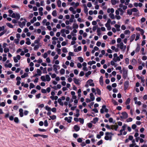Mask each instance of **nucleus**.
I'll return each instance as SVG.
<instances>
[{"mask_svg": "<svg viewBox=\"0 0 147 147\" xmlns=\"http://www.w3.org/2000/svg\"><path fill=\"white\" fill-rule=\"evenodd\" d=\"M130 98H128L126 100V101H125V103L126 105H127L129 104L130 102Z\"/></svg>", "mask_w": 147, "mask_h": 147, "instance_id": "nucleus-49", "label": "nucleus"}, {"mask_svg": "<svg viewBox=\"0 0 147 147\" xmlns=\"http://www.w3.org/2000/svg\"><path fill=\"white\" fill-rule=\"evenodd\" d=\"M118 128V126L117 124L112 125L111 126V129H114L115 130L117 131V128Z\"/></svg>", "mask_w": 147, "mask_h": 147, "instance_id": "nucleus-13", "label": "nucleus"}, {"mask_svg": "<svg viewBox=\"0 0 147 147\" xmlns=\"http://www.w3.org/2000/svg\"><path fill=\"white\" fill-rule=\"evenodd\" d=\"M14 121L16 123H18L19 122V119L17 117H15L14 119Z\"/></svg>", "mask_w": 147, "mask_h": 147, "instance_id": "nucleus-64", "label": "nucleus"}, {"mask_svg": "<svg viewBox=\"0 0 147 147\" xmlns=\"http://www.w3.org/2000/svg\"><path fill=\"white\" fill-rule=\"evenodd\" d=\"M60 73L62 75L63 74L65 73V70L63 69H61L60 71Z\"/></svg>", "mask_w": 147, "mask_h": 147, "instance_id": "nucleus-47", "label": "nucleus"}, {"mask_svg": "<svg viewBox=\"0 0 147 147\" xmlns=\"http://www.w3.org/2000/svg\"><path fill=\"white\" fill-rule=\"evenodd\" d=\"M40 79L44 82H49L51 80L50 76L48 74L46 75L45 76H42L40 77Z\"/></svg>", "mask_w": 147, "mask_h": 147, "instance_id": "nucleus-2", "label": "nucleus"}, {"mask_svg": "<svg viewBox=\"0 0 147 147\" xmlns=\"http://www.w3.org/2000/svg\"><path fill=\"white\" fill-rule=\"evenodd\" d=\"M115 62L113 60V61H111L110 62L111 65H112L115 66V67H116L117 66V65L115 64Z\"/></svg>", "mask_w": 147, "mask_h": 147, "instance_id": "nucleus-42", "label": "nucleus"}, {"mask_svg": "<svg viewBox=\"0 0 147 147\" xmlns=\"http://www.w3.org/2000/svg\"><path fill=\"white\" fill-rule=\"evenodd\" d=\"M90 98L91 101H94L95 99V97L93 93H91L90 94Z\"/></svg>", "mask_w": 147, "mask_h": 147, "instance_id": "nucleus-19", "label": "nucleus"}, {"mask_svg": "<svg viewBox=\"0 0 147 147\" xmlns=\"http://www.w3.org/2000/svg\"><path fill=\"white\" fill-rule=\"evenodd\" d=\"M74 130L76 131H78L80 129V127L78 125H76L74 127Z\"/></svg>", "mask_w": 147, "mask_h": 147, "instance_id": "nucleus-28", "label": "nucleus"}, {"mask_svg": "<svg viewBox=\"0 0 147 147\" xmlns=\"http://www.w3.org/2000/svg\"><path fill=\"white\" fill-rule=\"evenodd\" d=\"M131 11L132 12H137L138 11V9H137L136 8H134L131 9Z\"/></svg>", "mask_w": 147, "mask_h": 147, "instance_id": "nucleus-51", "label": "nucleus"}, {"mask_svg": "<svg viewBox=\"0 0 147 147\" xmlns=\"http://www.w3.org/2000/svg\"><path fill=\"white\" fill-rule=\"evenodd\" d=\"M113 60L115 62H117V61H120L121 59L119 56H118L117 53H115L113 54Z\"/></svg>", "mask_w": 147, "mask_h": 147, "instance_id": "nucleus-7", "label": "nucleus"}, {"mask_svg": "<svg viewBox=\"0 0 147 147\" xmlns=\"http://www.w3.org/2000/svg\"><path fill=\"white\" fill-rule=\"evenodd\" d=\"M129 86V82L128 81H126L125 82L124 84V90H126L127 88Z\"/></svg>", "mask_w": 147, "mask_h": 147, "instance_id": "nucleus-12", "label": "nucleus"}, {"mask_svg": "<svg viewBox=\"0 0 147 147\" xmlns=\"http://www.w3.org/2000/svg\"><path fill=\"white\" fill-rule=\"evenodd\" d=\"M16 17L15 18H16L17 19H19L20 17V14L19 13H16Z\"/></svg>", "mask_w": 147, "mask_h": 147, "instance_id": "nucleus-52", "label": "nucleus"}, {"mask_svg": "<svg viewBox=\"0 0 147 147\" xmlns=\"http://www.w3.org/2000/svg\"><path fill=\"white\" fill-rule=\"evenodd\" d=\"M96 63V62L94 61H90L88 62V64L89 65H92V64H95Z\"/></svg>", "mask_w": 147, "mask_h": 147, "instance_id": "nucleus-40", "label": "nucleus"}, {"mask_svg": "<svg viewBox=\"0 0 147 147\" xmlns=\"http://www.w3.org/2000/svg\"><path fill=\"white\" fill-rule=\"evenodd\" d=\"M9 49L8 48H4V51L5 53H7L9 51Z\"/></svg>", "mask_w": 147, "mask_h": 147, "instance_id": "nucleus-57", "label": "nucleus"}, {"mask_svg": "<svg viewBox=\"0 0 147 147\" xmlns=\"http://www.w3.org/2000/svg\"><path fill=\"white\" fill-rule=\"evenodd\" d=\"M132 11L131 9H129L127 10V13L128 14L131 15L132 14Z\"/></svg>", "mask_w": 147, "mask_h": 147, "instance_id": "nucleus-53", "label": "nucleus"}, {"mask_svg": "<svg viewBox=\"0 0 147 147\" xmlns=\"http://www.w3.org/2000/svg\"><path fill=\"white\" fill-rule=\"evenodd\" d=\"M53 70L54 71H55V72H56L57 70V67H59L58 65H53Z\"/></svg>", "mask_w": 147, "mask_h": 147, "instance_id": "nucleus-29", "label": "nucleus"}, {"mask_svg": "<svg viewBox=\"0 0 147 147\" xmlns=\"http://www.w3.org/2000/svg\"><path fill=\"white\" fill-rule=\"evenodd\" d=\"M61 2L60 0H58L57 1V3L58 6L59 7H61Z\"/></svg>", "mask_w": 147, "mask_h": 147, "instance_id": "nucleus-41", "label": "nucleus"}, {"mask_svg": "<svg viewBox=\"0 0 147 147\" xmlns=\"http://www.w3.org/2000/svg\"><path fill=\"white\" fill-rule=\"evenodd\" d=\"M24 21H23L22 22H19L18 24L20 27L21 28H23L24 26H25L26 23L27 22V21L26 19H24Z\"/></svg>", "mask_w": 147, "mask_h": 147, "instance_id": "nucleus-6", "label": "nucleus"}, {"mask_svg": "<svg viewBox=\"0 0 147 147\" xmlns=\"http://www.w3.org/2000/svg\"><path fill=\"white\" fill-rule=\"evenodd\" d=\"M39 48V46L38 45H36L34 48V50L35 51L37 50Z\"/></svg>", "mask_w": 147, "mask_h": 147, "instance_id": "nucleus-63", "label": "nucleus"}, {"mask_svg": "<svg viewBox=\"0 0 147 147\" xmlns=\"http://www.w3.org/2000/svg\"><path fill=\"white\" fill-rule=\"evenodd\" d=\"M131 32L129 30H126L124 32V34L125 35H129Z\"/></svg>", "mask_w": 147, "mask_h": 147, "instance_id": "nucleus-27", "label": "nucleus"}, {"mask_svg": "<svg viewBox=\"0 0 147 147\" xmlns=\"http://www.w3.org/2000/svg\"><path fill=\"white\" fill-rule=\"evenodd\" d=\"M28 76V74L27 73H24L23 75H22L21 76V77L22 78H24Z\"/></svg>", "mask_w": 147, "mask_h": 147, "instance_id": "nucleus-45", "label": "nucleus"}, {"mask_svg": "<svg viewBox=\"0 0 147 147\" xmlns=\"http://www.w3.org/2000/svg\"><path fill=\"white\" fill-rule=\"evenodd\" d=\"M84 7V13L86 14H88V9L87 7L85 4L83 5Z\"/></svg>", "mask_w": 147, "mask_h": 147, "instance_id": "nucleus-17", "label": "nucleus"}, {"mask_svg": "<svg viewBox=\"0 0 147 147\" xmlns=\"http://www.w3.org/2000/svg\"><path fill=\"white\" fill-rule=\"evenodd\" d=\"M104 138L106 140L111 141L113 134L111 132H106L105 134Z\"/></svg>", "mask_w": 147, "mask_h": 147, "instance_id": "nucleus-1", "label": "nucleus"}, {"mask_svg": "<svg viewBox=\"0 0 147 147\" xmlns=\"http://www.w3.org/2000/svg\"><path fill=\"white\" fill-rule=\"evenodd\" d=\"M119 7L121 8H122L123 10H125L127 8V6L124 5L122 4H120L119 5Z\"/></svg>", "mask_w": 147, "mask_h": 147, "instance_id": "nucleus-18", "label": "nucleus"}, {"mask_svg": "<svg viewBox=\"0 0 147 147\" xmlns=\"http://www.w3.org/2000/svg\"><path fill=\"white\" fill-rule=\"evenodd\" d=\"M62 100L60 98H59L58 99L57 101L60 105L63 106V103L62 101Z\"/></svg>", "mask_w": 147, "mask_h": 147, "instance_id": "nucleus-32", "label": "nucleus"}, {"mask_svg": "<svg viewBox=\"0 0 147 147\" xmlns=\"http://www.w3.org/2000/svg\"><path fill=\"white\" fill-rule=\"evenodd\" d=\"M45 109L47 111H51V109L50 107H49L48 106H46L45 107Z\"/></svg>", "mask_w": 147, "mask_h": 147, "instance_id": "nucleus-44", "label": "nucleus"}, {"mask_svg": "<svg viewBox=\"0 0 147 147\" xmlns=\"http://www.w3.org/2000/svg\"><path fill=\"white\" fill-rule=\"evenodd\" d=\"M122 116L121 117L123 119H126L128 117L127 114L125 112H123L121 113Z\"/></svg>", "mask_w": 147, "mask_h": 147, "instance_id": "nucleus-11", "label": "nucleus"}, {"mask_svg": "<svg viewBox=\"0 0 147 147\" xmlns=\"http://www.w3.org/2000/svg\"><path fill=\"white\" fill-rule=\"evenodd\" d=\"M37 20L36 18L35 17H34L32 19L30 20V23L32 24L34 23V22H36Z\"/></svg>", "mask_w": 147, "mask_h": 147, "instance_id": "nucleus-33", "label": "nucleus"}, {"mask_svg": "<svg viewBox=\"0 0 147 147\" xmlns=\"http://www.w3.org/2000/svg\"><path fill=\"white\" fill-rule=\"evenodd\" d=\"M127 127V125L126 124H124L122 127V129L119 131V134H118V136L122 135L123 134V132L125 131L126 128Z\"/></svg>", "mask_w": 147, "mask_h": 147, "instance_id": "nucleus-5", "label": "nucleus"}, {"mask_svg": "<svg viewBox=\"0 0 147 147\" xmlns=\"http://www.w3.org/2000/svg\"><path fill=\"white\" fill-rule=\"evenodd\" d=\"M109 16L112 19H114L115 18V16L113 14V13L109 14Z\"/></svg>", "mask_w": 147, "mask_h": 147, "instance_id": "nucleus-43", "label": "nucleus"}, {"mask_svg": "<svg viewBox=\"0 0 147 147\" xmlns=\"http://www.w3.org/2000/svg\"><path fill=\"white\" fill-rule=\"evenodd\" d=\"M122 41L121 39V38H118L117 39V43L118 44H120V43H121Z\"/></svg>", "mask_w": 147, "mask_h": 147, "instance_id": "nucleus-61", "label": "nucleus"}, {"mask_svg": "<svg viewBox=\"0 0 147 147\" xmlns=\"http://www.w3.org/2000/svg\"><path fill=\"white\" fill-rule=\"evenodd\" d=\"M98 119L97 118H94L93 120L91 121V122L94 123L95 124L98 121Z\"/></svg>", "mask_w": 147, "mask_h": 147, "instance_id": "nucleus-30", "label": "nucleus"}, {"mask_svg": "<svg viewBox=\"0 0 147 147\" xmlns=\"http://www.w3.org/2000/svg\"><path fill=\"white\" fill-rule=\"evenodd\" d=\"M13 58L14 62L17 63L18 62V60H20L21 56L19 55H17L16 57H13Z\"/></svg>", "mask_w": 147, "mask_h": 147, "instance_id": "nucleus-10", "label": "nucleus"}, {"mask_svg": "<svg viewBox=\"0 0 147 147\" xmlns=\"http://www.w3.org/2000/svg\"><path fill=\"white\" fill-rule=\"evenodd\" d=\"M135 36L136 35L135 34H133L131 35L130 40V42H132L134 40Z\"/></svg>", "mask_w": 147, "mask_h": 147, "instance_id": "nucleus-24", "label": "nucleus"}, {"mask_svg": "<svg viewBox=\"0 0 147 147\" xmlns=\"http://www.w3.org/2000/svg\"><path fill=\"white\" fill-rule=\"evenodd\" d=\"M7 25L9 27L11 28H13V25H12L10 23H6Z\"/></svg>", "mask_w": 147, "mask_h": 147, "instance_id": "nucleus-56", "label": "nucleus"}, {"mask_svg": "<svg viewBox=\"0 0 147 147\" xmlns=\"http://www.w3.org/2000/svg\"><path fill=\"white\" fill-rule=\"evenodd\" d=\"M3 61H5L7 59V55L6 54H4L3 55Z\"/></svg>", "mask_w": 147, "mask_h": 147, "instance_id": "nucleus-35", "label": "nucleus"}, {"mask_svg": "<svg viewBox=\"0 0 147 147\" xmlns=\"http://www.w3.org/2000/svg\"><path fill=\"white\" fill-rule=\"evenodd\" d=\"M26 40L27 41L26 42V43L28 45H30L31 44V42L30 41V39L29 38H26Z\"/></svg>", "mask_w": 147, "mask_h": 147, "instance_id": "nucleus-37", "label": "nucleus"}, {"mask_svg": "<svg viewBox=\"0 0 147 147\" xmlns=\"http://www.w3.org/2000/svg\"><path fill=\"white\" fill-rule=\"evenodd\" d=\"M73 28L74 29H77L78 28V25L76 23H74L73 24Z\"/></svg>", "mask_w": 147, "mask_h": 147, "instance_id": "nucleus-36", "label": "nucleus"}, {"mask_svg": "<svg viewBox=\"0 0 147 147\" xmlns=\"http://www.w3.org/2000/svg\"><path fill=\"white\" fill-rule=\"evenodd\" d=\"M78 59L81 63L82 62L84 61V59L82 57H78Z\"/></svg>", "mask_w": 147, "mask_h": 147, "instance_id": "nucleus-54", "label": "nucleus"}, {"mask_svg": "<svg viewBox=\"0 0 147 147\" xmlns=\"http://www.w3.org/2000/svg\"><path fill=\"white\" fill-rule=\"evenodd\" d=\"M108 111V109L106 108V106L104 105L102 106V108L100 109V112L102 113H104V112H107Z\"/></svg>", "mask_w": 147, "mask_h": 147, "instance_id": "nucleus-8", "label": "nucleus"}, {"mask_svg": "<svg viewBox=\"0 0 147 147\" xmlns=\"http://www.w3.org/2000/svg\"><path fill=\"white\" fill-rule=\"evenodd\" d=\"M50 98L53 100H57L58 98V97L57 96H51L50 97Z\"/></svg>", "mask_w": 147, "mask_h": 147, "instance_id": "nucleus-31", "label": "nucleus"}, {"mask_svg": "<svg viewBox=\"0 0 147 147\" xmlns=\"http://www.w3.org/2000/svg\"><path fill=\"white\" fill-rule=\"evenodd\" d=\"M97 35L98 36L100 35L101 33H100V28H98L97 29Z\"/></svg>", "mask_w": 147, "mask_h": 147, "instance_id": "nucleus-48", "label": "nucleus"}, {"mask_svg": "<svg viewBox=\"0 0 147 147\" xmlns=\"http://www.w3.org/2000/svg\"><path fill=\"white\" fill-rule=\"evenodd\" d=\"M115 27L116 28L117 31L119 32L120 30V25L116 24L115 25Z\"/></svg>", "mask_w": 147, "mask_h": 147, "instance_id": "nucleus-25", "label": "nucleus"}, {"mask_svg": "<svg viewBox=\"0 0 147 147\" xmlns=\"http://www.w3.org/2000/svg\"><path fill=\"white\" fill-rule=\"evenodd\" d=\"M34 84L32 83H30V86H29V88H30V89H31V88H33L34 87Z\"/></svg>", "mask_w": 147, "mask_h": 147, "instance_id": "nucleus-59", "label": "nucleus"}, {"mask_svg": "<svg viewBox=\"0 0 147 147\" xmlns=\"http://www.w3.org/2000/svg\"><path fill=\"white\" fill-rule=\"evenodd\" d=\"M69 9L70 11H71L74 14H75L76 13V11L74 10V8L72 7H70L69 8Z\"/></svg>", "mask_w": 147, "mask_h": 147, "instance_id": "nucleus-21", "label": "nucleus"}, {"mask_svg": "<svg viewBox=\"0 0 147 147\" xmlns=\"http://www.w3.org/2000/svg\"><path fill=\"white\" fill-rule=\"evenodd\" d=\"M72 117H65V120L67 121L68 123H70L71 122V119H72Z\"/></svg>", "mask_w": 147, "mask_h": 147, "instance_id": "nucleus-16", "label": "nucleus"}, {"mask_svg": "<svg viewBox=\"0 0 147 147\" xmlns=\"http://www.w3.org/2000/svg\"><path fill=\"white\" fill-rule=\"evenodd\" d=\"M105 26L107 28V30H110L111 29V27L110 24L106 23L105 24Z\"/></svg>", "mask_w": 147, "mask_h": 147, "instance_id": "nucleus-22", "label": "nucleus"}, {"mask_svg": "<svg viewBox=\"0 0 147 147\" xmlns=\"http://www.w3.org/2000/svg\"><path fill=\"white\" fill-rule=\"evenodd\" d=\"M37 74L38 75V76H40L41 74V71L39 69H37Z\"/></svg>", "mask_w": 147, "mask_h": 147, "instance_id": "nucleus-50", "label": "nucleus"}, {"mask_svg": "<svg viewBox=\"0 0 147 147\" xmlns=\"http://www.w3.org/2000/svg\"><path fill=\"white\" fill-rule=\"evenodd\" d=\"M76 115H74V116H75L76 117H78L80 115V114H79L80 111L78 109H76Z\"/></svg>", "mask_w": 147, "mask_h": 147, "instance_id": "nucleus-39", "label": "nucleus"}, {"mask_svg": "<svg viewBox=\"0 0 147 147\" xmlns=\"http://www.w3.org/2000/svg\"><path fill=\"white\" fill-rule=\"evenodd\" d=\"M117 47L119 48L123 52L125 51L126 48V46L124 45L123 42H121L120 44H117Z\"/></svg>", "mask_w": 147, "mask_h": 147, "instance_id": "nucleus-3", "label": "nucleus"}, {"mask_svg": "<svg viewBox=\"0 0 147 147\" xmlns=\"http://www.w3.org/2000/svg\"><path fill=\"white\" fill-rule=\"evenodd\" d=\"M73 80L76 84L79 85L80 84V80L79 79L74 78H73Z\"/></svg>", "mask_w": 147, "mask_h": 147, "instance_id": "nucleus-15", "label": "nucleus"}, {"mask_svg": "<svg viewBox=\"0 0 147 147\" xmlns=\"http://www.w3.org/2000/svg\"><path fill=\"white\" fill-rule=\"evenodd\" d=\"M114 12V9L113 8H109L107 9V12L109 14L113 13Z\"/></svg>", "mask_w": 147, "mask_h": 147, "instance_id": "nucleus-14", "label": "nucleus"}, {"mask_svg": "<svg viewBox=\"0 0 147 147\" xmlns=\"http://www.w3.org/2000/svg\"><path fill=\"white\" fill-rule=\"evenodd\" d=\"M127 70L126 69H123V77L125 79L127 77Z\"/></svg>", "mask_w": 147, "mask_h": 147, "instance_id": "nucleus-9", "label": "nucleus"}, {"mask_svg": "<svg viewBox=\"0 0 147 147\" xmlns=\"http://www.w3.org/2000/svg\"><path fill=\"white\" fill-rule=\"evenodd\" d=\"M34 26H38L40 25V23L39 22H37L34 24Z\"/></svg>", "mask_w": 147, "mask_h": 147, "instance_id": "nucleus-58", "label": "nucleus"}, {"mask_svg": "<svg viewBox=\"0 0 147 147\" xmlns=\"http://www.w3.org/2000/svg\"><path fill=\"white\" fill-rule=\"evenodd\" d=\"M52 14L54 17H56L57 15V11L56 10H54L52 12Z\"/></svg>", "mask_w": 147, "mask_h": 147, "instance_id": "nucleus-34", "label": "nucleus"}, {"mask_svg": "<svg viewBox=\"0 0 147 147\" xmlns=\"http://www.w3.org/2000/svg\"><path fill=\"white\" fill-rule=\"evenodd\" d=\"M5 67L11 68L12 67V65L11 63H9L8 64H5Z\"/></svg>", "mask_w": 147, "mask_h": 147, "instance_id": "nucleus-38", "label": "nucleus"}, {"mask_svg": "<svg viewBox=\"0 0 147 147\" xmlns=\"http://www.w3.org/2000/svg\"><path fill=\"white\" fill-rule=\"evenodd\" d=\"M62 51L64 53H67L68 52V51L66 48L63 47L62 48Z\"/></svg>", "mask_w": 147, "mask_h": 147, "instance_id": "nucleus-46", "label": "nucleus"}, {"mask_svg": "<svg viewBox=\"0 0 147 147\" xmlns=\"http://www.w3.org/2000/svg\"><path fill=\"white\" fill-rule=\"evenodd\" d=\"M103 77L102 76H100V80H99V82L100 84L102 86L103 85Z\"/></svg>", "mask_w": 147, "mask_h": 147, "instance_id": "nucleus-26", "label": "nucleus"}, {"mask_svg": "<svg viewBox=\"0 0 147 147\" xmlns=\"http://www.w3.org/2000/svg\"><path fill=\"white\" fill-rule=\"evenodd\" d=\"M23 109H20L19 110L20 112L19 115L20 117H22L23 116Z\"/></svg>", "mask_w": 147, "mask_h": 147, "instance_id": "nucleus-20", "label": "nucleus"}, {"mask_svg": "<svg viewBox=\"0 0 147 147\" xmlns=\"http://www.w3.org/2000/svg\"><path fill=\"white\" fill-rule=\"evenodd\" d=\"M50 38V37L48 35H46L45 36V38L44 39V41L45 42H47L48 40Z\"/></svg>", "mask_w": 147, "mask_h": 147, "instance_id": "nucleus-23", "label": "nucleus"}, {"mask_svg": "<svg viewBox=\"0 0 147 147\" xmlns=\"http://www.w3.org/2000/svg\"><path fill=\"white\" fill-rule=\"evenodd\" d=\"M50 118L52 120H54L56 119V116L55 115L50 116H49Z\"/></svg>", "mask_w": 147, "mask_h": 147, "instance_id": "nucleus-55", "label": "nucleus"}, {"mask_svg": "<svg viewBox=\"0 0 147 147\" xmlns=\"http://www.w3.org/2000/svg\"><path fill=\"white\" fill-rule=\"evenodd\" d=\"M131 62L132 64H135L136 63V61L135 59H133L131 60Z\"/></svg>", "mask_w": 147, "mask_h": 147, "instance_id": "nucleus-60", "label": "nucleus"}, {"mask_svg": "<svg viewBox=\"0 0 147 147\" xmlns=\"http://www.w3.org/2000/svg\"><path fill=\"white\" fill-rule=\"evenodd\" d=\"M89 86L92 87L94 86V84L93 82V80L89 79L87 81L86 84L85 85V86L86 88H88Z\"/></svg>", "mask_w": 147, "mask_h": 147, "instance_id": "nucleus-4", "label": "nucleus"}, {"mask_svg": "<svg viewBox=\"0 0 147 147\" xmlns=\"http://www.w3.org/2000/svg\"><path fill=\"white\" fill-rule=\"evenodd\" d=\"M112 102L115 105H118L117 102L113 99H112Z\"/></svg>", "mask_w": 147, "mask_h": 147, "instance_id": "nucleus-62", "label": "nucleus"}]
</instances>
